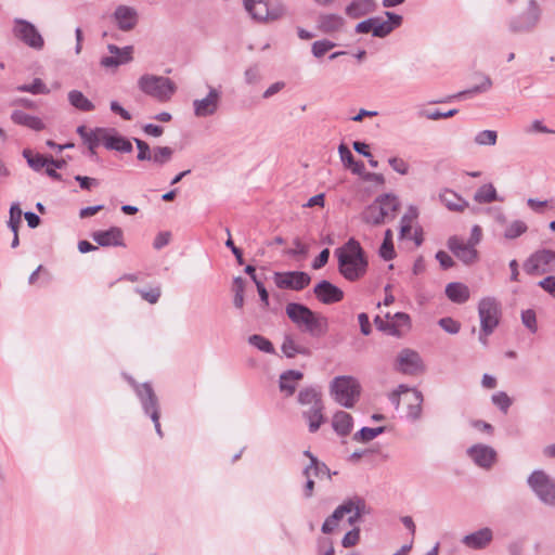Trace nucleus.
Listing matches in <instances>:
<instances>
[{
  "mask_svg": "<svg viewBox=\"0 0 555 555\" xmlns=\"http://www.w3.org/2000/svg\"><path fill=\"white\" fill-rule=\"evenodd\" d=\"M338 261V272L349 282L363 278L367 271L369 261L360 243L351 237L334 251Z\"/></svg>",
  "mask_w": 555,
  "mask_h": 555,
  "instance_id": "obj_1",
  "label": "nucleus"
},
{
  "mask_svg": "<svg viewBox=\"0 0 555 555\" xmlns=\"http://www.w3.org/2000/svg\"><path fill=\"white\" fill-rule=\"evenodd\" d=\"M285 313L298 330L313 338H321L328 332V319L302 304L288 302Z\"/></svg>",
  "mask_w": 555,
  "mask_h": 555,
  "instance_id": "obj_2",
  "label": "nucleus"
},
{
  "mask_svg": "<svg viewBox=\"0 0 555 555\" xmlns=\"http://www.w3.org/2000/svg\"><path fill=\"white\" fill-rule=\"evenodd\" d=\"M399 207L400 202L393 194L380 195L363 211V220L373 225L382 224L393 219Z\"/></svg>",
  "mask_w": 555,
  "mask_h": 555,
  "instance_id": "obj_3",
  "label": "nucleus"
},
{
  "mask_svg": "<svg viewBox=\"0 0 555 555\" xmlns=\"http://www.w3.org/2000/svg\"><path fill=\"white\" fill-rule=\"evenodd\" d=\"M244 9L258 23L274 22L286 15L287 10L281 1L243 0Z\"/></svg>",
  "mask_w": 555,
  "mask_h": 555,
  "instance_id": "obj_4",
  "label": "nucleus"
},
{
  "mask_svg": "<svg viewBox=\"0 0 555 555\" xmlns=\"http://www.w3.org/2000/svg\"><path fill=\"white\" fill-rule=\"evenodd\" d=\"M138 86L143 93L158 100L159 102L170 100L177 90L176 83L168 77L150 74L141 76L138 81Z\"/></svg>",
  "mask_w": 555,
  "mask_h": 555,
  "instance_id": "obj_5",
  "label": "nucleus"
},
{
  "mask_svg": "<svg viewBox=\"0 0 555 555\" xmlns=\"http://www.w3.org/2000/svg\"><path fill=\"white\" fill-rule=\"evenodd\" d=\"M385 15L388 18L387 21H383L380 17L374 16L358 23L354 27V31L357 34L371 33L377 38L387 37L395 28L402 24L403 18L401 15L389 11L385 12Z\"/></svg>",
  "mask_w": 555,
  "mask_h": 555,
  "instance_id": "obj_6",
  "label": "nucleus"
},
{
  "mask_svg": "<svg viewBox=\"0 0 555 555\" xmlns=\"http://www.w3.org/2000/svg\"><path fill=\"white\" fill-rule=\"evenodd\" d=\"M360 384L351 376H337L331 383L334 400L345 408H352L360 396Z\"/></svg>",
  "mask_w": 555,
  "mask_h": 555,
  "instance_id": "obj_7",
  "label": "nucleus"
},
{
  "mask_svg": "<svg viewBox=\"0 0 555 555\" xmlns=\"http://www.w3.org/2000/svg\"><path fill=\"white\" fill-rule=\"evenodd\" d=\"M527 483L537 498L545 505L555 506V479L542 469L533 470Z\"/></svg>",
  "mask_w": 555,
  "mask_h": 555,
  "instance_id": "obj_8",
  "label": "nucleus"
},
{
  "mask_svg": "<svg viewBox=\"0 0 555 555\" xmlns=\"http://www.w3.org/2000/svg\"><path fill=\"white\" fill-rule=\"evenodd\" d=\"M541 9L535 0H529L525 12L512 17L508 29L512 34H526L532 31L539 24Z\"/></svg>",
  "mask_w": 555,
  "mask_h": 555,
  "instance_id": "obj_9",
  "label": "nucleus"
},
{
  "mask_svg": "<svg viewBox=\"0 0 555 555\" xmlns=\"http://www.w3.org/2000/svg\"><path fill=\"white\" fill-rule=\"evenodd\" d=\"M478 314L483 333L492 334L501 320V305L493 297L482 298L478 304Z\"/></svg>",
  "mask_w": 555,
  "mask_h": 555,
  "instance_id": "obj_10",
  "label": "nucleus"
},
{
  "mask_svg": "<svg viewBox=\"0 0 555 555\" xmlns=\"http://www.w3.org/2000/svg\"><path fill=\"white\" fill-rule=\"evenodd\" d=\"M135 391L140 398L141 404L145 414L150 415L155 430L159 437H163V431L159 423V406L157 397L149 383L135 386Z\"/></svg>",
  "mask_w": 555,
  "mask_h": 555,
  "instance_id": "obj_11",
  "label": "nucleus"
},
{
  "mask_svg": "<svg viewBox=\"0 0 555 555\" xmlns=\"http://www.w3.org/2000/svg\"><path fill=\"white\" fill-rule=\"evenodd\" d=\"M13 24L12 31L16 39L35 50L43 48L44 40L33 23L23 18H15Z\"/></svg>",
  "mask_w": 555,
  "mask_h": 555,
  "instance_id": "obj_12",
  "label": "nucleus"
},
{
  "mask_svg": "<svg viewBox=\"0 0 555 555\" xmlns=\"http://www.w3.org/2000/svg\"><path fill=\"white\" fill-rule=\"evenodd\" d=\"M524 269L530 275L552 272L555 270V251L550 249L535 251L525 261Z\"/></svg>",
  "mask_w": 555,
  "mask_h": 555,
  "instance_id": "obj_13",
  "label": "nucleus"
},
{
  "mask_svg": "<svg viewBox=\"0 0 555 555\" xmlns=\"http://www.w3.org/2000/svg\"><path fill=\"white\" fill-rule=\"evenodd\" d=\"M220 102L221 91L212 86H208L207 95L193 101L194 115L197 118L210 117L218 112Z\"/></svg>",
  "mask_w": 555,
  "mask_h": 555,
  "instance_id": "obj_14",
  "label": "nucleus"
},
{
  "mask_svg": "<svg viewBox=\"0 0 555 555\" xmlns=\"http://www.w3.org/2000/svg\"><path fill=\"white\" fill-rule=\"evenodd\" d=\"M273 280L279 288L297 292L306 288L311 282L310 275L304 271L275 272Z\"/></svg>",
  "mask_w": 555,
  "mask_h": 555,
  "instance_id": "obj_15",
  "label": "nucleus"
},
{
  "mask_svg": "<svg viewBox=\"0 0 555 555\" xmlns=\"http://www.w3.org/2000/svg\"><path fill=\"white\" fill-rule=\"evenodd\" d=\"M396 369L405 375H417L424 372L420 354L412 349H403L397 358Z\"/></svg>",
  "mask_w": 555,
  "mask_h": 555,
  "instance_id": "obj_16",
  "label": "nucleus"
},
{
  "mask_svg": "<svg viewBox=\"0 0 555 555\" xmlns=\"http://www.w3.org/2000/svg\"><path fill=\"white\" fill-rule=\"evenodd\" d=\"M468 456L481 468L489 469L496 462V451L487 444L477 443L467 449Z\"/></svg>",
  "mask_w": 555,
  "mask_h": 555,
  "instance_id": "obj_17",
  "label": "nucleus"
},
{
  "mask_svg": "<svg viewBox=\"0 0 555 555\" xmlns=\"http://www.w3.org/2000/svg\"><path fill=\"white\" fill-rule=\"evenodd\" d=\"M447 245L448 248L452 251V254L465 264H472L478 258V253L475 249L474 245L470 243H465L457 236H451L448 240Z\"/></svg>",
  "mask_w": 555,
  "mask_h": 555,
  "instance_id": "obj_18",
  "label": "nucleus"
},
{
  "mask_svg": "<svg viewBox=\"0 0 555 555\" xmlns=\"http://www.w3.org/2000/svg\"><path fill=\"white\" fill-rule=\"evenodd\" d=\"M313 293L318 300L324 305L339 302L344 298V292L326 280L319 282L314 286Z\"/></svg>",
  "mask_w": 555,
  "mask_h": 555,
  "instance_id": "obj_19",
  "label": "nucleus"
},
{
  "mask_svg": "<svg viewBox=\"0 0 555 555\" xmlns=\"http://www.w3.org/2000/svg\"><path fill=\"white\" fill-rule=\"evenodd\" d=\"M107 49L112 55L102 57L101 65L104 67H117L132 61L133 47L131 46L119 48L115 44H108Z\"/></svg>",
  "mask_w": 555,
  "mask_h": 555,
  "instance_id": "obj_20",
  "label": "nucleus"
},
{
  "mask_svg": "<svg viewBox=\"0 0 555 555\" xmlns=\"http://www.w3.org/2000/svg\"><path fill=\"white\" fill-rule=\"evenodd\" d=\"M340 507H345L347 509L341 512V517L348 514V524L350 526H354L363 515L369 514L366 503L364 499L360 496H353L345 500L340 504Z\"/></svg>",
  "mask_w": 555,
  "mask_h": 555,
  "instance_id": "obj_21",
  "label": "nucleus"
},
{
  "mask_svg": "<svg viewBox=\"0 0 555 555\" xmlns=\"http://www.w3.org/2000/svg\"><path fill=\"white\" fill-rule=\"evenodd\" d=\"M117 27L122 31L132 30L139 21L135 9L128 5H118L113 14Z\"/></svg>",
  "mask_w": 555,
  "mask_h": 555,
  "instance_id": "obj_22",
  "label": "nucleus"
},
{
  "mask_svg": "<svg viewBox=\"0 0 555 555\" xmlns=\"http://www.w3.org/2000/svg\"><path fill=\"white\" fill-rule=\"evenodd\" d=\"M91 236L92 240L102 247L125 246L124 232L118 227H112L104 231H95Z\"/></svg>",
  "mask_w": 555,
  "mask_h": 555,
  "instance_id": "obj_23",
  "label": "nucleus"
},
{
  "mask_svg": "<svg viewBox=\"0 0 555 555\" xmlns=\"http://www.w3.org/2000/svg\"><path fill=\"white\" fill-rule=\"evenodd\" d=\"M493 539V532L489 527L481 528L469 534H466L462 539V543L472 550H483L486 548Z\"/></svg>",
  "mask_w": 555,
  "mask_h": 555,
  "instance_id": "obj_24",
  "label": "nucleus"
},
{
  "mask_svg": "<svg viewBox=\"0 0 555 555\" xmlns=\"http://www.w3.org/2000/svg\"><path fill=\"white\" fill-rule=\"evenodd\" d=\"M77 133L82 139L83 143L88 145L90 153L95 154V149L103 143L104 135H106V128L88 129L86 126H79Z\"/></svg>",
  "mask_w": 555,
  "mask_h": 555,
  "instance_id": "obj_25",
  "label": "nucleus"
},
{
  "mask_svg": "<svg viewBox=\"0 0 555 555\" xmlns=\"http://www.w3.org/2000/svg\"><path fill=\"white\" fill-rule=\"evenodd\" d=\"M114 129L106 128V135H104L103 139V145L107 150H114L122 153H130L132 152V144L131 142L126 139L125 137L118 135L114 133Z\"/></svg>",
  "mask_w": 555,
  "mask_h": 555,
  "instance_id": "obj_26",
  "label": "nucleus"
},
{
  "mask_svg": "<svg viewBox=\"0 0 555 555\" xmlns=\"http://www.w3.org/2000/svg\"><path fill=\"white\" fill-rule=\"evenodd\" d=\"M377 8L375 0H352L345 10L350 18H360L373 13Z\"/></svg>",
  "mask_w": 555,
  "mask_h": 555,
  "instance_id": "obj_27",
  "label": "nucleus"
},
{
  "mask_svg": "<svg viewBox=\"0 0 555 555\" xmlns=\"http://www.w3.org/2000/svg\"><path fill=\"white\" fill-rule=\"evenodd\" d=\"M387 318V326H388V334L392 336H401L402 335V328L409 330L411 326V318L409 314L404 312H397L393 315H390L389 313L386 314Z\"/></svg>",
  "mask_w": 555,
  "mask_h": 555,
  "instance_id": "obj_28",
  "label": "nucleus"
},
{
  "mask_svg": "<svg viewBox=\"0 0 555 555\" xmlns=\"http://www.w3.org/2000/svg\"><path fill=\"white\" fill-rule=\"evenodd\" d=\"M344 25L345 20L338 14L324 13L318 17V28L324 34L338 31Z\"/></svg>",
  "mask_w": 555,
  "mask_h": 555,
  "instance_id": "obj_29",
  "label": "nucleus"
},
{
  "mask_svg": "<svg viewBox=\"0 0 555 555\" xmlns=\"http://www.w3.org/2000/svg\"><path fill=\"white\" fill-rule=\"evenodd\" d=\"M302 377L304 374L300 371L288 370L283 372L280 375L281 391L285 392L287 397L293 396L296 390L297 383L301 380Z\"/></svg>",
  "mask_w": 555,
  "mask_h": 555,
  "instance_id": "obj_30",
  "label": "nucleus"
},
{
  "mask_svg": "<svg viewBox=\"0 0 555 555\" xmlns=\"http://www.w3.org/2000/svg\"><path fill=\"white\" fill-rule=\"evenodd\" d=\"M323 410L324 405L322 402L317 405L309 406L308 410L302 412V416L308 421L310 433L318 431L321 425L325 422Z\"/></svg>",
  "mask_w": 555,
  "mask_h": 555,
  "instance_id": "obj_31",
  "label": "nucleus"
},
{
  "mask_svg": "<svg viewBox=\"0 0 555 555\" xmlns=\"http://www.w3.org/2000/svg\"><path fill=\"white\" fill-rule=\"evenodd\" d=\"M281 350L289 359L295 358L297 354L310 357L312 353L310 348L297 344L292 335L284 336Z\"/></svg>",
  "mask_w": 555,
  "mask_h": 555,
  "instance_id": "obj_32",
  "label": "nucleus"
},
{
  "mask_svg": "<svg viewBox=\"0 0 555 555\" xmlns=\"http://www.w3.org/2000/svg\"><path fill=\"white\" fill-rule=\"evenodd\" d=\"M11 119L16 125L25 126L36 131L44 129V124L39 117L29 115L23 111H14L11 115Z\"/></svg>",
  "mask_w": 555,
  "mask_h": 555,
  "instance_id": "obj_33",
  "label": "nucleus"
},
{
  "mask_svg": "<svg viewBox=\"0 0 555 555\" xmlns=\"http://www.w3.org/2000/svg\"><path fill=\"white\" fill-rule=\"evenodd\" d=\"M447 297L455 304H464L469 299V288L460 282H452L446 286Z\"/></svg>",
  "mask_w": 555,
  "mask_h": 555,
  "instance_id": "obj_34",
  "label": "nucleus"
},
{
  "mask_svg": "<svg viewBox=\"0 0 555 555\" xmlns=\"http://www.w3.org/2000/svg\"><path fill=\"white\" fill-rule=\"evenodd\" d=\"M439 197L446 207L452 211H463L468 206V203L462 196L448 189L442 191Z\"/></svg>",
  "mask_w": 555,
  "mask_h": 555,
  "instance_id": "obj_35",
  "label": "nucleus"
},
{
  "mask_svg": "<svg viewBox=\"0 0 555 555\" xmlns=\"http://www.w3.org/2000/svg\"><path fill=\"white\" fill-rule=\"evenodd\" d=\"M332 425L339 436H347L352 429V417L349 413L339 411L334 414Z\"/></svg>",
  "mask_w": 555,
  "mask_h": 555,
  "instance_id": "obj_36",
  "label": "nucleus"
},
{
  "mask_svg": "<svg viewBox=\"0 0 555 555\" xmlns=\"http://www.w3.org/2000/svg\"><path fill=\"white\" fill-rule=\"evenodd\" d=\"M338 152H339V155H340V159L341 162L348 167L351 169V171L354 173V175H359V176H362L364 170H365V166H364V163L363 162H357L354 160V157L351 153V151L345 145V144H340L339 147H338Z\"/></svg>",
  "mask_w": 555,
  "mask_h": 555,
  "instance_id": "obj_37",
  "label": "nucleus"
},
{
  "mask_svg": "<svg viewBox=\"0 0 555 555\" xmlns=\"http://www.w3.org/2000/svg\"><path fill=\"white\" fill-rule=\"evenodd\" d=\"M474 201L479 204H489L495 201L503 202V198L498 196L496 190L492 183H487L476 191Z\"/></svg>",
  "mask_w": 555,
  "mask_h": 555,
  "instance_id": "obj_38",
  "label": "nucleus"
},
{
  "mask_svg": "<svg viewBox=\"0 0 555 555\" xmlns=\"http://www.w3.org/2000/svg\"><path fill=\"white\" fill-rule=\"evenodd\" d=\"M68 101L70 105L81 112H91L94 109L93 103L85 96L81 91L72 90L68 92Z\"/></svg>",
  "mask_w": 555,
  "mask_h": 555,
  "instance_id": "obj_39",
  "label": "nucleus"
},
{
  "mask_svg": "<svg viewBox=\"0 0 555 555\" xmlns=\"http://www.w3.org/2000/svg\"><path fill=\"white\" fill-rule=\"evenodd\" d=\"M298 402L309 406L322 403L321 392L314 387H306L299 391Z\"/></svg>",
  "mask_w": 555,
  "mask_h": 555,
  "instance_id": "obj_40",
  "label": "nucleus"
},
{
  "mask_svg": "<svg viewBox=\"0 0 555 555\" xmlns=\"http://www.w3.org/2000/svg\"><path fill=\"white\" fill-rule=\"evenodd\" d=\"M173 155V149L170 146H155L151 156V162L156 166H164L168 164Z\"/></svg>",
  "mask_w": 555,
  "mask_h": 555,
  "instance_id": "obj_41",
  "label": "nucleus"
},
{
  "mask_svg": "<svg viewBox=\"0 0 555 555\" xmlns=\"http://www.w3.org/2000/svg\"><path fill=\"white\" fill-rule=\"evenodd\" d=\"M302 475L305 477H321L323 475H326L327 478L332 479V473L327 465L323 462H320L317 460V463H309L302 470Z\"/></svg>",
  "mask_w": 555,
  "mask_h": 555,
  "instance_id": "obj_42",
  "label": "nucleus"
},
{
  "mask_svg": "<svg viewBox=\"0 0 555 555\" xmlns=\"http://www.w3.org/2000/svg\"><path fill=\"white\" fill-rule=\"evenodd\" d=\"M413 400L408 406V417L412 421H417L422 416L423 395L420 390L413 389Z\"/></svg>",
  "mask_w": 555,
  "mask_h": 555,
  "instance_id": "obj_43",
  "label": "nucleus"
},
{
  "mask_svg": "<svg viewBox=\"0 0 555 555\" xmlns=\"http://www.w3.org/2000/svg\"><path fill=\"white\" fill-rule=\"evenodd\" d=\"M248 343L262 352L270 353V354L275 353V348H274L273 344L262 335H259V334L250 335L248 337Z\"/></svg>",
  "mask_w": 555,
  "mask_h": 555,
  "instance_id": "obj_44",
  "label": "nucleus"
},
{
  "mask_svg": "<svg viewBox=\"0 0 555 555\" xmlns=\"http://www.w3.org/2000/svg\"><path fill=\"white\" fill-rule=\"evenodd\" d=\"M23 156L26 158L27 164L35 171H40L44 166L49 165V159L41 154H34L30 150H24Z\"/></svg>",
  "mask_w": 555,
  "mask_h": 555,
  "instance_id": "obj_45",
  "label": "nucleus"
},
{
  "mask_svg": "<svg viewBox=\"0 0 555 555\" xmlns=\"http://www.w3.org/2000/svg\"><path fill=\"white\" fill-rule=\"evenodd\" d=\"M379 256L384 260H391L396 256L393 243H392V231L390 229L386 230V232H385V237H384L383 244L379 248Z\"/></svg>",
  "mask_w": 555,
  "mask_h": 555,
  "instance_id": "obj_46",
  "label": "nucleus"
},
{
  "mask_svg": "<svg viewBox=\"0 0 555 555\" xmlns=\"http://www.w3.org/2000/svg\"><path fill=\"white\" fill-rule=\"evenodd\" d=\"M384 431H385L384 426L375 427V428L363 427L358 433L354 434L353 440H356L358 442H369Z\"/></svg>",
  "mask_w": 555,
  "mask_h": 555,
  "instance_id": "obj_47",
  "label": "nucleus"
},
{
  "mask_svg": "<svg viewBox=\"0 0 555 555\" xmlns=\"http://www.w3.org/2000/svg\"><path fill=\"white\" fill-rule=\"evenodd\" d=\"M474 141L479 146H493L498 141V132L495 130H482L479 131Z\"/></svg>",
  "mask_w": 555,
  "mask_h": 555,
  "instance_id": "obj_48",
  "label": "nucleus"
},
{
  "mask_svg": "<svg viewBox=\"0 0 555 555\" xmlns=\"http://www.w3.org/2000/svg\"><path fill=\"white\" fill-rule=\"evenodd\" d=\"M16 89L20 92H29L33 94H48L50 92L40 78H35L30 85H21Z\"/></svg>",
  "mask_w": 555,
  "mask_h": 555,
  "instance_id": "obj_49",
  "label": "nucleus"
},
{
  "mask_svg": "<svg viewBox=\"0 0 555 555\" xmlns=\"http://www.w3.org/2000/svg\"><path fill=\"white\" fill-rule=\"evenodd\" d=\"M347 511L345 507L337 506L333 514L328 516L322 525V532L328 534L336 528L338 521L343 519L341 512Z\"/></svg>",
  "mask_w": 555,
  "mask_h": 555,
  "instance_id": "obj_50",
  "label": "nucleus"
},
{
  "mask_svg": "<svg viewBox=\"0 0 555 555\" xmlns=\"http://www.w3.org/2000/svg\"><path fill=\"white\" fill-rule=\"evenodd\" d=\"M528 230L527 224L521 220L513 221L504 231V237L514 240L526 233Z\"/></svg>",
  "mask_w": 555,
  "mask_h": 555,
  "instance_id": "obj_51",
  "label": "nucleus"
},
{
  "mask_svg": "<svg viewBox=\"0 0 555 555\" xmlns=\"http://www.w3.org/2000/svg\"><path fill=\"white\" fill-rule=\"evenodd\" d=\"M22 215L23 212L18 203H13L10 207V219L8 222V225L13 233L18 231L20 224L22 222Z\"/></svg>",
  "mask_w": 555,
  "mask_h": 555,
  "instance_id": "obj_52",
  "label": "nucleus"
},
{
  "mask_svg": "<svg viewBox=\"0 0 555 555\" xmlns=\"http://www.w3.org/2000/svg\"><path fill=\"white\" fill-rule=\"evenodd\" d=\"M492 87V80L490 79L489 76H486L483 75L481 77V82L477 86H474L472 87L470 89L468 90H464V91H461L459 92L456 95H454L455 98H462L466 94H472V93H482V92H486L488 91L490 88Z\"/></svg>",
  "mask_w": 555,
  "mask_h": 555,
  "instance_id": "obj_53",
  "label": "nucleus"
},
{
  "mask_svg": "<svg viewBox=\"0 0 555 555\" xmlns=\"http://www.w3.org/2000/svg\"><path fill=\"white\" fill-rule=\"evenodd\" d=\"M492 402L505 414L507 413L509 406L512 405V399L504 391H498L493 393Z\"/></svg>",
  "mask_w": 555,
  "mask_h": 555,
  "instance_id": "obj_54",
  "label": "nucleus"
},
{
  "mask_svg": "<svg viewBox=\"0 0 555 555\" xmlns=\"http://www.w3.org/2000/svg\"><path fill=\"white\" fill-rule=\"evenodd\" d=\"M457 109L456 108H452V109H449L447 112H441L439 109H434V111H422L420 113L421 116L423 117H426L427 119H430V120H438V119H442V118H450V117H453L457 114Z\"/></svg>",
  "mask_w": 555,
  "mask_h": 555,
  "instance_id": "obj_55",
  "label": "nucleus"
},
{
  "mask_svg": "<svg viewBox=\"0 0 555 555\" xmlns=\"http://www.w3.org/2000/svg\"><path fill=\"white\" fill-rule=\"evenodd\" d=\"M521 322L531 333H535L538 331L537 314L534 310H524L521 312Z\"/></svg>",
  "mask_w": 555,
  "mask_h": 555,
  "instance_id": "obj_56",
  "label": "nucleus"
},
{
  "mask_svg": "<svg viewBox=\"0 0 555 555\" xmlns=\"http://www.w3.org/2000/svg\"><path fill=\"white\" fill-rule=\"evenodd\" d=\"M334 47H335V43L330 40H326V39L318 40V41L313 42V44H312V54L315 57H321L326 52L332 50Z\"/></svg>",
  "mask_w": 555,
  "mask_h": 555,
  "instance_id": "obj_57",
  "label": "nucleus"
},
{
  "mask_svg": "<svg viewBox=\"0 0 555 555\" xmlns=\"http://www.w3.org/2000/svg\"><path fill=\"white\" fill-rule=\"evenodd\" d=\"M439 326L449 334H457L461 330V323L450 317L438 321Z\"/></svg>",
  "mask_w": 555,
  "mask_h": 555,
  "instance_id": "obj_58",
  "label": "nucleus"
},
{
  "mask_svg": "<svg viewBox=\"0 0 555 555\" xmlns=\"http://www.w3.org/2000/svg\"><path fill=\"white\" fill-rule=\"evenodd\" d=\"M134 142L139 151L137 155L138 160H150L153 153V149L151 150L150 145L143 140L134 139Z\"/></svg>",
  "mask_w": 555,
  "mask_h": 555,
  "instance_id": "obj_59",
  "label": "nucleus"
},
{
  "mask_svg": "<svg viewBox=\"0 0 555 555\" xmlns=\"http://www.w3.org/2000/svg\"><path fill=\"white\" fill-rule=\"evenodd\" d=\"M141 297L150 304H156L160 297L162 291L159 286L150 289H137Z\"/></svg>",
  "mask_w": 555,
  "mask_h": 555,
  "instance_id": "obj_60",
  "label": "nucleus"
},
{
  "mask_svg": "<svg viewBox=\"0 0 555 555\" xmlns=\"http://www.w3.org/2000/svg\"><path fill=\"white\" fill-rule=\"evenodd\" d=\"M360 540V528L358 527H354L352 530L348 531L343 540H341V544L344 547L348 548V547H352L354 546Z\"/></svg>",
  "mask_w": 555,
  "mask_h": 555,
  "instance_id": "obj_61",
  "label": "nucleus"
},
{
  "mask_svg": "<svg viewBox=\"0 0 555 555\" xmlns=\"http://www.w3.org/2000/svg\"><path fill=\"white\" fill-rule=\"evenodd\" d=\"M390 167L400 175L409 173V164L400 157H391L388 159Z\"/></svg>",
  "mask_w": 555,
  "mask_h": 555,
  "instance_id": "obj_62",
  "label": "nucleus"
},
{
  "mask_svg": "<svg viewBox=\"0 0 555 555\" xmlns=\"http://www.w3.org/2000/svg\"><path fill=\"white\" fill-rule=\"evenodd\" d=\"M436 259L438 260L443 270H448L454 266L452 257L444 250H439L436 254Z\"/></svg>",
  "mask_w": 555,
  "mask_h": 555,
  "instance_id": "obj_63",
  "label": "nucleus"
},
{
  "mask_svg": "<svg viewBox=\"0 0 555 555\" xmlns=\"http://www.w3.org/2000/svg\"><path fill=\"white\" fill-rule=\"evenodd\" d=\"M538 285L550 295H555V275H548L541 280Z\"/></svg>",
  "mask_w": 555,
  "mask_h": 555,
  "instance_id": "obj_64",
  "label": "nucleus"
}]
</instances>
